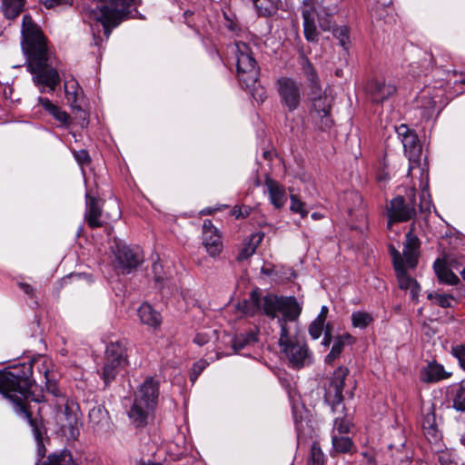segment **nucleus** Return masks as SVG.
Returning <instances> with one entry per match:
<instances>
[{
	"label": "nucleus",
	"instance_id": "72a5a7b5",
	"mask_svg": "<svg viewBox=\"0 0 465 465\" xmlns=\"http://www.w3.org/2000/svg\"><path fill=\"white\" fill-rule=\"evenodd\" d=\"M333 36L339 41L340 45L348 51L351 47L350 29L346 25H336L332 30Z\"/></svg>",
	"mask_w": 465,
	"mask_h": 465
},
{
	"label": "nucleus",
	"instance_id": "c03bdc74",
	"mask_svg": "<svg viewBox=\"0 0 465 465\" xmlns=\"http://www.w3.org/2000/svg\"><path fill=\"white\" fill-rule=\"evenodd\" d=\"M346 199L352 202V205L348 207V213L352 215L354 211L359 209L363 204L361 195L357 192H350L346 194Z\"/></svg>",
	"mask_w": 465,
	"mask_h": 465
},
{
	"label": "nucleus",
	"instance_id": "c756f323",
	"mask_svg": "<svg viewBox=\"0 0 465 465\" xmlns=\"http://www.w3.org/2000/svg\"><path fill=\"white\" fill-rule=\"evenodd\" d=\"M125 367L117 364L115 361L104 357V363L100 372V377L103 379L104 385H109L113 381L115 380L119 372Z\"/></svg>",
	"mask_w": 465,
	"mask_h": 465
},
{
	"label": "nucleus",
	"instance_id": "603ef678",
	"mask_svg": "<svg viewBox=\"0 0 465 465\" xmlns=\"http://www.w3.org/2000/svg\"><path fill=\"white\" fill-rule=\"evenodd\" d=\"M75 160L81 165H86L90 163L91 159L86 150H80L74 153Z\"/></svg>",
	"mask_w": 465,
	"mask_h": 465
},
{
	"label": "nucleus",
	"instance_id": "49530a36",
	"mask_svg": "<svg viewBox=\"0 0 465 465\" xmlns=\"http://www.w3.org/2000/svg\"><path fill=\"white\" fill-rule=\"evenodd\" d=\"M451 353L459 361L460 367L465 370V344L453 346Z\"/></svg>",
	"mask_w": 465,
	"mask_h": 465
},
{
	"label": "nucleus",
	"instance_id": "774afa93",
	"mask_svg": "<svg viewBox=\"0 0 465 465\" xmlns=\"http://www.w3.org/2000/svg\"><path fill=\"white\" fill-rule=\"evenodd\" d=\"M312 216L313 219H318L320 217V215L316 213H312Z\"/></svg>",
	"mask_w": 465,
	"mask_h": 465
},
{
	"label": "nucleus",
	"instance_id": "0e129e2a",
	"mask_svg": "<svg viewBox=\"0 0 465 465\" xmlns=\"http://www.w3.org/2000/svg\"><path fill=\"white\" fill-rule=\"evenodd\" d=\"M337 338L342 339V341H344V343L345 342L351 343L354 341L353 337L349 333H345L341 336H338Z\"/></svg>",
	"mask_w": 465,
	"mask_h": 465
},
{
	"label": "nucleus",
	"instance_id": "cd10ccee",
	"mask_svg": "<svg viewBox=\"0 0 465 465\" xmlns=\"http://www.w3.org/2000/svg\"><path fill=\"white\" fill-rule=\"evenodd\" d=\"M396 272V276L398 279L399 286L402 290L410 289L412 292V295L415 296L420 290V287L417 281L411 278L405 269V265L401 266L399 268L394 269Z\"/></svg>",
	"mask_w": 465,
	"mask_h": 465
},
{
	"label": "nucleus",
	"instance_id": "473e14b6",
	"mask_svg": "<svg viewBox=\"0 0 465 465\" xmlns=\"http://www.w3.org/2000/svg\"><path fill=\"white\" fill-rule=\"evenodd\" d=\"M351 325L354 328L365 329L373 322V316L368 312L357 311L351 313Z\"/></svg>",
	"mask_w": 465,
	"mask_h": 465
},
{
	"label": "nucleus",
	"instance_id": "bb28decb",
	"mask_svg": "<svg viewBox=\"0 0 465 465\" xmlns=\"http://www.w3.org/2000/svg\"><path fill=\"white\" fill-rule=\"evenodd\" d=\"M89 423L94 430H101L109 424V413L102 405H97L89 411Z\"/></svg>",
	"mask_w": 465,
	"mask_h": 465
},
{
	"label": "nucleus",
	"instance_id": "7ed1b4c3",
	"mask_svg": "<svg viewBox=\"0 0 465 465\" xmlns=\"http://www.w3.org/2000/svg\"><path fill=\"white\" fill-rule=\"evenodd\" d=\"M22 34L27 54V70L33 74V82L41 93H54L60 84V75L56 69L48 64V54L45 38L30 16L23 18Z\"/></svg>",
	"mask_w": 465,
	"mask_h": 465
},
{
	"label": "nucleus",
	"instance_id": "f257e3e1",
	"mask_svg": "<svg viewBox=\"0 0 465 465\" xmlns=\"http://www.w3.org/2000/svg\"><path fill=\"white\" fill-rule=\"evenodd\" d=\"M237 310L245 316L262 313L272 319L281 312L282 316L278 318V323L281 328L279 346L282 352L293 368L300 369L312 363V352L305 340L302 337L291 336L287 328V322L296 321L302 312V307L295 297H279L272 293L262 295V291L255 288L249 298L238 302Z\"/></svg>",
	"mask_w": 465,
	"mask_h": 465
},
{
	"label": "nucleus",
	"instance_id": "79ce46f5",
	"mask_svg": "<svg viewBox=\"0 0 465 465\" xmlns=\"http://www.w3.org/2000/svg\"><path fill=\"white\" fill-rule=\"evenodd\" d=\"M428 299L433 301L442 308H449L451 306V301L453 300V297L450 294L434 292L429 293Z\"/></svg>",
	"mask_w": 465,
	"mask_h": 465
},
{
	"label": "nucleus",
	"instance_id": "5fc2aeb1",
	"mask_svg": "<svg viewBox=\"0 0 465 465\" xmlns=\"http://www.w3.org/2000/svg\"><path fill=\"white\" fill-rule=\"evenodd\" d=\"M209 341L210 336L203 332L197 333L193 339V341L200 346L205 345Z\"/></svg>",
	"mask_w": 465,
	"mask_h": 465
},
{
	"label": "nucleus",
	"instance_id": "393cba45",
	"mask_svg": "<svg viewBox=\"0 0 465 465\" xmlns=\"http://www.w3.org/2000/svg\"><path fill=\"white\" fill-rule=\"evenodd\" d=\"M433 269L440 282L449 285H456L459 283V277L450 269L443 260L437 259L433 263Z\"/></svg>",
	"mask_w": 465,
	"mask_h": 465
},
{
	"label": "nucleus",
	"instance_id": "f704fd0d",
	"mask_svg": "<svg viewBox=\"0 0 465 465\" xmlns=\"http://www.w3.org/2000/svg\"><path fill=\"white\" fill-rule=\"evenodd\" d=\"M422 429L430 440H437L439 439L434 413H429L424 417L422 420Z\"/></svg>",
	"mask_w": 465,
	"mask_h": 465
},
{
	"label": "nucleus",
	"instance_id": "58836bf2",
	"mask_svg": "<svg viewBox=\"0 0 465 465\" xmlns=\"http://www.w3.org/2000/svg\"><path fill=\"white\" fill-rule=\"evenodd\" d=\"M325 456L318 442H313L311 448L308 465H324Z\"/></svg>",
	"mask_w": 465,
	"mask_h": 465
},
{
	"label": "nucleus",
	"instance_id": "bf43d9fd",
	"mask_svg": "<svg viewBox=\"0 0 465 465\" xmlns=\"http://www.w3.org/2000/svg\"><path fill=\"white\" fill-rule=\"evenodd\" d=\"M19 286L24 291V292L26 293L29 297H34L35 290L30 284L25 283V282H21L19 284Z\"/></svg>",
	"mask_w": 465,
	"mask_h": 465
},
{
	"label": "nucleus",
	"instance_id": "412c9836",
	"mask_svg": "<svg viewBox=\"0 0 465 465\" xmlns=\"http://www.w3.org/2000/svg\"><path fill=\"white\" fill-rule=\"evenodd\" d=\"M303 20V34L308 42L317 43L319 40V31L315 24V11L313 7H305L302 11Z\"/></svg>",
	"mask_w": 465,
	"mask_h": 465
},
{
	"label": "nucleus",
	"instance_id": "ddd939ff",
	"mask_svg": "<svg viewBox=\"0 0 465 465\" xmlns=\"http://www.w3.org/2000/svg\"><path fill=\"white\" fill-rule=\"evenodd\" d=\"M159 396V385L153 378H147L134 394V403L155 409Z\"/></svg>",
	"mask_w": 465,
	"mask_h": 465
},
{
	"label": "nucleus",
	"instance_id": "2eb2a0df",
	"mask_svg": "<svg viewBox=\"0 0 465 465\" xmlns=\"http://www.w3.org/2000/svg\"><path fill=\"white\" fill-rule=\"evenodd\" d=\"M415 223L411 224L410 231L406 233L403 253L408 267L413 269L418 263L420 256V239L414 234Z\"/></svg>",
	"mask_w": 465,
	"mask_h": 465
},
{
	"label": "nucleus",
	"instance_id": "aec40b11",
	"mask_svg": "<svg viewBox=\"0 0 465 465\" xmlns=\"http://www.w3.org/2000/svg\"><path fill=\"white\" fill-rule=\"evenodd\" d=\"M127 342L120 340L112 341L106 346L105 357L126 367L129 364L127 354Z\"/></svg>",
	"mask_w": 465,
	"mask_h": 465
},
{
	"label": "nucleus",
	"instance_id": "6e6d98bb",
	"mask_svg": "<svg viewBox=\"0 0 465 465\" xmlns=\"http://www.w3.org/2000/svg\"><path fill=\"white\" fill-rule=\"evenodd\" d=\"M343 348H344V341H342V339H341V338H336L334 341V343L331 347V351L334 353H337L338 355H340L341 353Z\"/></svg>",
	"mask_w": 465,
	"mask_h": 465
},
{
	"label": "nucleus",
	"instance_id": "4468645a",
	"mask_svg": "<svg viewBox=\"0 0 465 465\" xmlns=\"http://www.w3.org/2000/svg\"><path fill=\"white\" fill-rule=\"evenodd\" d=\"M203 243L212 257L218 256L223 250L222 238L219 231L211 220H204L203 224Z\"/></svg>",
	"mask_w": 465,
	"mask_h": 465
},
{
	"label": "nucleus",
	"instance_id": "a18cd8bd",
	"mask_svg": "<svg viewBox=\"0 0 465 465\" xmlns=\"http://www.w3.org/2000/svg\"><path fill=\"white\" fill-rule=\"evenodd\" d=\"M78 84L75 81L66 82L64 84V90L67 96V99L72 103H75L77 101L78 96Z\"/></svg>",
	"mask_w": 465,
	"mask_h": 465
},
{
	"label": "nucleus",
	"instance_id": "a211bd4d",
	"mask_svg": "<svg viewBox=\"0 0 465 465\" xmlns=\"http://www.w3.org/2000/svg\"><path fill=\"white\" fill-rule=\"evenodd\" d=\"M265 185L267 187L271 203L276 209L282 208L287 201L284 187L279 182L271 178L268 174L265 177Z\"/></svg>",
	"mask_w": 465,
	"mask_h": 465
},
{
	"label": "nucleus",
	"instance_id": "0eeeda50",
	"mask_svg": "<svg viewBox=\"0 0 465 465\" xmlns=\"http://www.w3.org/2000/svg\"><path fill=\"white\" fill-rule=\"evenodd\" d=\"M310 100L312 107L310 109V117L312 124L322 131H327L331 128L333 121L331 115V110L333 103V98L322 91L317 94H312L310 93Z\"/></svg>",
	"mask_w": 465,
	"mask_h": 465
},
{
	"label": "nucleus",
	"instance_id": "b1692460",
	"mask_svg": "<svg viewBox=\"0 0 465 465\" xmlns=\"http://www.w3.org/2000/svg\"><path fill=\"white\" fill-rule=\"evenodd\" d=\"M341 0H334L333 3L322 6L317 14L319 25L323 31H331L336 25L331 20L332 15L338 11V5Z\"/></svg>",
	"mask_w": 465,
	"mask_h": 465
},
{
	"label": "nucleus",
	"instance_id": "f03ea898",
	"mask_svg": "<svg viewBox=\"0 0 465 465\" xmlns=\"http://www.w3.org/2000/svg\"><path fill=\"white\" fill-rule=\"evenodd\" d=\"M34 381L33 361L12 365L0 371V392L15 404L16 411L27 420L37 443L38 455L43 458L46 428L42 417L39 414L34 416L26 403Z\"/></svg>",
	"mask_w": 465,
	"mask_h": 465
},
{
	"label": "nucleus",
	"instance_id": "39448f33",
	"mask_svg": "<svg viewBox=\"0 0 465 465\" xmlns=\"http://www.w3.org/2000/svg\"><path fill=\"white\" fill-rule=\"evenodd\" d=\"M55 401L54 420L60 431L67 440H75L79 436V406L73 400H69L61 394Z\"/></svg>",
	"mask_w": 465,
	"mask_h": 465
},
{
	"label": "nucleus",
	"instance_id": "4be33fe9",
	"mask_svg": "<svg viewBox=\"0 0 465 465\" xmlns=\"http://www.w3.org/2000/svg\"><path fill=\"white\" fill-rule=\"evenodd\" d=\"M153 411V409L147 408V406L143 404L133 403L130 411H128V416L131 422L136 428H143L147 425L148 418Z\"/></svg>",
	"mask_w": 465,
	"mask_h": 465
},
{
	"label": "nucleus",
	"instance_id": "864d4df0",
	"mask_svg": "<svg viewBox=\"0 0 465 465\" xmlns=\"http://www.w3.org/2000/svg\"><path fill=\"white\" fill-rule=\"evenodd\" d=\"M232 215H234L237 219L244 218L249 215V208L246 206H234L232 209Z\"/></svg>",
	"mask_w": 465,
	"mask_h": 465
},
{
	"label": "nucleus",
	"instance_id": "6ab92c4d",
	"mask_svg": "<svg viewBox=\"0 0 465 465\" xmlns=\"http://www.w3.org/2000/svg\"><path fill=\"white\" fill-rule=\"evenodd\" d=\"M37 104L41 106L48 114L54 117L61 125L68 126L71 122V116L57 104H54L46 97H38Z\"/></svg>",
	"mask_w": 465,
	"mask_h": 465
},
{
	"label": "nucleus",
	"instance_id": "4d7b16f0",
	"mask_svg": "<svg viewBox=\"0 0 465 465\" xmlns=\"http://www.w3.org/2000/svg\"><path fill=\"white\" fill-rule=\"evenodd\" d=\"M329 312V309L327 306H322L321 309L320 313L318 314L317 318L314 320L317 322L324 324L327 315Z\"/></svg>",
	"mask_w": 465,
	"mask_h": 465
},
{
	"label": "nucleus",
	"instance_id": "5701e85b",
	"mask_svg": "<svg viewBox=\"0 0 465 465\" xmlns=\"http://www.w3.org/2000/svg\"><path fill=\"white\" fill-rule=\"evenodd\" d=\"M449 376L444 367L436 361L429 362L420 371V379L425 382H436Z\"/></svg>",
	"mask_w": 465,
	"mask_h": 465
},
{
	"label": "nucleus",
	"instance_id": "de8ad7c7",
	"mask_svg": "<svg viewBox=\"0 0 465 465\" xmlns=\"http://www.w3.org/2000/svg\"><path fill=\"white\" fill-rule=\"evenodd\" d=\"M154 281L158 283H163L165 279L163 265L159 262H153L152 266Z\"/></svg>",
	"mask_w": 465,
	"mask_h": 465
},
{
	"label": "nucleus",
	"instance_id": "f3484780",
	"mask_svg": "<svg viewBox=\"0 0 465 465\" xmlns=\"http://www.w3.org/2000/svg\"><path fill=\"white\" fill-rule=\"evenodd\" d=\"M300 59L302 73L310 88V93H312V94L320 93L322 91L321 81L313 64L304 53L300 54Z\"/></svg>",
	"mask_w": 465,
	"mask_h": 465
},
{
	"label": "nucleus",
	"instance_id": "a19ab883",
	"mask_svg": "<svg viewBox=\"0 0 465 465\" xmlns=\"http://www.w3.org/2000/svg\"><path fill=\"white\" fill-rule=\"evenodd\" d=\"M453 407L457 411H465V380L461 381L453 398Z\"/></svg>",
	"mask_w": 465,
	"mask_h": 465
},
{
	"label": "nucleus",
	"instance_id": "20e7f679",
	"mask_svg": "<svg viewBox=\"0 0 465 465\" xmlns=\"http://www.w3.org/2000/svg\"><path fill=\"white\" fill-rule=\"evenodd\" d=\"M230 49L236 66L238 81L245 88L252 87L259 79L260 67L251 46L242 41H236Z\"/></svg>",
	"mask_w": 465,
	"mask_h": 465
},
{
	"label": "nucleus",
	"instance_id": "423d86ee",
	"mask_svg": "<svg viewBox=\"0 0 465 465\" xmlns=\"http://www.w3.org/2000/svg\"><path fill=\"white\" fill-rule=\"evenodd\" d=\"M416 214V193L411 190L407 198L399 195L390 202L387 207V227L391 229L393 223L411 221Z\"/></svg>",
	"mask_w": 465,
	"mask_h": 465
},
{
	"label": "nucleus",
	"instance_id": "c9c22d12",
	"mask_svg": "<svg viewBox=\"0 0 465 465\" xmlns=\"http://www.w3.org/2000/svg\"><path fill=\"white\" fill-rule=\"evenodd\" d=\"M259 15L269 17L276 13L277 8L271 0H252Z\"/></svg>",
	"mask_w": 465,
	"mask_h": 465
},
{
	"label": "nucleus",
	"instance_id": "ea45409f",
	"mask_svg": "<svg viewBox=\"0 0 465 465\" xmlns=\"http://www.w3.org/2000/svg\"><path fill=\"white\" fill-rule=\"evenodd\" d=\"M255 237V235H252L250 242L241 249L237 256V261L246 260L255 252L256 248L262 240V236H259L258 241L255 243H253L252 241L254 240Z\"/></svg>",
	"mask_w": 465,
	"mask_h": 465
},
{
	"label": "nucleus",
	"instance_id": "dca6fc26",
	"mask_svg": "<svg viewBox=\"0 0 465 465\" xmlns=\"http://www.w3.org/2000/svg\"><path fill=\"white\" fill-rule=\"evenodd\" d=\"M85 199V222L91 229L102 227L103 222L101 221V216L103 212L100 204V200L94 196H91L89 193H86Z\"/></svg>",
	"mask_w": 465,
	"mask_h": 465
},
{
	"label": "nucleus",
	"instance_id": "680f3d73",
	"mask_svg": "<svg viewBox=\"0 0 465 465\" xmlns=\"http://www.w3.org/2000/svg\"><path fill=\"white\" fill-rule=\"evenodd\" d=\"M386 164L385 160H383V170L378 174L377 178L380 181H387L389 179V173L385 171Z\"/></svg>",
	"mask_w": 465,
	"mask_h": 465
},
{
	"label": "nucleus",
	"instance_id": "7c9ffc66",
	"mask_svg": "<svg viewBox=\"0 0 465 465\" xmlns=\"http://www.w3.org/2000/svg\"><path fill=\"white\" fill-rule=\"evenodd\" d=\"M36 465H76L71 452L64 450L59 452H54L46 457L41 463Z\"/></svg>",
	"mask_w": 465,
	"mask_h": 465
},
{
	"label": "nucleus",
	"instance_id": "9b49d317",
	"mask_svg": "<svg viewBox=\"0 0 465 465\" xmlns=\"http://www.w3.org/2000/svg\"><path fill=\"white\" fill-rule=\"evenodd\" d=\"M397 91L396 86L383 78H375L368 82L366 92L371 100L381 104L392 96Z\"/></svg>",
	"mask_w": 465,
	"mask_h": 465
},
{
	"label": "nucleus",
	"instance_id": "37998d69",
	"mask_svg": "<svg viewBox=\"0 0 465 465\" xmlns=\"http://www.w3.org/2000/svg\"><path fill=\"white\" fill-rule=\"evenodd\" d=\"M304 205V203L302 202L296 194L291 195V211L299 213L302 218L306 217L308 214V211L305 209Z\"/></svg>",
	"mask_w": 465,
	"mask_h": 465
},
{
	"label": "nucleus",
	"instance_id": "4c0bfd02",
	"mask_svg": "<svg viewBox=\"0 0 465 465\" xmlns=\"http://www.w3.org/2000/svg\"><path fill=\"white\" fill-rule=\"evenodd\" d=\"M351 426L352 423L347 415L337 416L334 419L332 432L338 435H344L350 432Z\"/></svg>",
	"mask_w": 465,
	"mask_h": 465
},
{
	"label": "nucleus",
	"instance_id": "2f4dec72",
	"mask_svg": "<svg viewBox=\"0 0 465 465\" xmlns=\"http://www.w3.org/2000/svg\"><path fill=\"white\" fill-rule=\"evenodd\" d=\"M25 0H2V9L7 19L16 18L23 11Z\"/></svg>",
	"mask_w": 465,
	"mask_h": 465
},
{
	"label": "nucleus",
	"instance_id": "e433bc0d",
	"mask_svg": "<svg viewBox=\"0 0 465 465\" xmlns=\"http://www.w3.org/2000/svg\"><path fill=\"white\" fill-rule=\"evenodd\" d=\"M257 335L254 332L237 335L232 341V347L235 351L242 350L246 345L257 341Z\"/></svg>",
	"mask_w": 465,
	"mask_h": 465
},
{
	"label": "nucleus",
	"instance_id": "338daca9",
	"mask_svg": "<svg viewBox=\"0 0 465 465\" xmlns=\"http://www.w3.org/2000/svg\"><path fill=\"white\" fill-rule=\"evenodd\" d=\"M423 199H424V195H422V197H421V202H420V212L429 211V207H425V206L423 205Z\"/></svg>",
	"mask_w": 465,
	"mask_h": 465
},
{
	"label": "nucleus",
	"instance_id": "c85d7f7f",
	"mask_svg": "<svg viewBox=\"0 0 465 465\" xmlns=\"http://www.w3.org/2000/svg\"><path fill=\"white\" fill-rule=\"evenodd\" d=\"M332 450L336 453H351L356 450L352 440L344 435L331 432Z\"/></svg>",
	"mask_w": 465,
	"mask_h": 465
},
{
	"label": "nucleus",
	"instance_id": "f8f14e48",
	"mask_svg": "<svg viewBox=\"0 0 465 465\" xmlns=\"http://www.w3.org/2000/svg\"><path fill=\"white\" fill-rule=\"evenodd\" d=\"M396 132L401 139V143L410 161H416L421 154V145L420 144L418 135L411 130L406 124H401L396 128Z\"/></svg>",
	"mask_w": 465,
	"mask_h": 465
},
{
	"label": "nucleus",
	"instance_id": "09e8293b",
	"mask_svg": "<svg viewBox=\"0 0 465 465\" xmlns=\"http://www.w3.org/2000/svg\"><path fill=\"white\" fill-rule=\"evenodd\" d=\"M390 251L392 257L394 269L403 266L406 262L404 256L401 255L400 252L391 245L390 246Z\"/></svg>",
	"mask_w": 465,
	"mask_h": 465
},
{
	"label": "nucleus",
	"instance_id": "13d9d810",
	"mask_svg": "<svg viewBox=\"0 0 465 465\" xmlns=\"http://www.w3.org/2000/svg\"><path fill=\"white\" fill-rule=\"evenodd\" d=\"M45 7L52 8L56 5H64L67 0H40Z\"/></svg>",
	"mask_w": 465,
	"mask_h": 465
},
{
	"label": "nucleus",
	"instance_id": "9d476101",
	"mask_svg": "<svg viewBox=\"0 0 465 465\" xmlns=\"http://www.w3.org/2000/svg\"><path fill=\"white\" fill-rule=\"evenodd\" d=\"M277 90L281 103L289 112L295 111L301 104V86L294 79L281 77L277 80Z\"/></svg>",
	"mask_w": 465,
	"mask_h": 465
},
{
	"label": "nucleus",
	"instance_id": "8fccbe9b",
	"mask_svg": "<svg viewBox=\"0 0 465 465\" xmlns=\"http://www.w3.org/2000/svg\"><path fill=\"white\" fill-rule=\"evenodd\" d=\"M324 324L313 321L309 326V333L314 340L320 338L322 333Z\"/></svg>",
	"mask_w": 465,
	"mask_h": 465
},
{
	"label": "nucleus",
	"instance_id": "e2e57ef3",
	"mask_svg": "<svg viewBox=\"0 0 465 465\" xmlns=\"http://www.w3.org/2000/svg\"><path fill=\"white\" fill-rule=\"evenodd\" d=\"M340 355H338L337 353H334L331 350V351L329 352V354L326 356V362L328 363H331L332 361H334Z\"/></svg>",
	"mask_w": 465,
	"mask_h": 465
},
{
	"label": "nucleus",
	"instance_id": "3c124183",
	"mask_svg": "<svg viewBox=\"0 0 465 465\" xmlns=\"http://www.w3.org/2000/svg\"><path fill=\"white\" fill-rule=\"evenodd\" d=\"M207 362L206 361H203V360H201V361H198L197 362H195L193 364V372H192V375H191V380L193 381H194L197 377L202 373V371L205 369V367L207 366Z\"/></svg>",
	"mask_w": 465,
	"mask_h": 465
},
{
	"label": "nucleus",
	"instance_id": "6e6552de",
	"mask_svg": "<svg viewBox=\"0 0 465 465\" xmlns=\"http://www.w3.org/2000/svg\"><path fill=\"white\" fill-rule=\"evenodd\" d=\"M348 374L349 370L346 367L340 366L337 368L326 391L325 399L330 402L333 412L338 411L339 409H341V412L344 411L342 391Z\"/></svg>",
	"mask_w": 465,
	"mask_h": 465
},
{
	"label": "nucleus",
	"instance_id": "1a4fd4ad",
	"mask_svg": "<svg viewBox=\"0 0 465 465\" xmlns=\"http://www.w3.org/2000/svg\"><path fill=\"white\" fill-rule=\"evenodd\" d=\"M113 251L116 260V267L123 273H130L143 262V254L139 248H131L123 243H116Z\"/></svg>",
	"mask_w": 465,
	"mask_h": 465
},
{
	"label": "nucleus",
	"instance_id": "052dcab7",
	"mask_svg": "<svg viewBox=\"0 0 465 465\" xmlns=\"http://www.w3.org/2000/svg\"><path fill=\"white\" fill-rule=\"evenodd\" d=\"M331 330L329 329V326L327 325L322 344L324 346H329L331 344Z\"/></svg>",
	"mask_w": 465,
	"mask_h": 465
},
{
	"label": "nucleus",
	"instance_id": "69168bd1",
	"mask_svg": "<svg viewBox=\"0 0 465 465\" xmlns=\"http://www.w3.org/2000/svg\"><path fill=\"white\" fill-rule=\"evenodd\" d=\"M273 155H274V153L272 151H265L263 153L264 159L269 160V161H271L272 159Z\"/></svg>",
	"mask_w": 465,
	"mask_h": 465
},
{
	"label": "nucleus",
	"instance_id": "a878e982",
	"mask_svg": "<svg viewBox=\"0 0 465 465\" xmlns=\"http://www.w3.org/2000/svg\"><path fill=\"white\" fill-rule=\"evenodd\" d=\"M138 316L143 324L157 328L161 325L162 317L149 303H143L138 309Z\"/></svg>",
	"mask_w": 465,
	"mask_h": 465
}]
</instances>
